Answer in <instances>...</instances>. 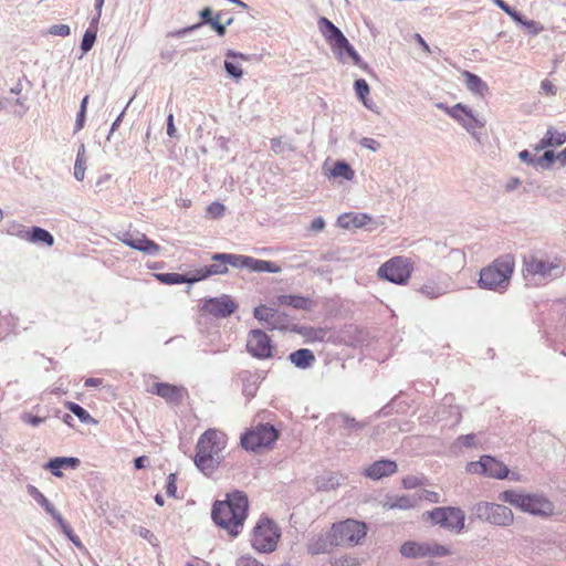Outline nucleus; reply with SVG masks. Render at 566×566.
Here are the masks:
<instances>
[{"instance_id":"14","label":"nucleus","mask_w":566,"mask_h":566,"mask_svg":"<svg viewBox=\"0 0 566 566\" xmlns=\"http://www.w3.org/2000/svg\"><path fill=\"white\" fill-rule=\"evenodd\" d=\"M122 242L132 249L142 251L150 255H155L160 251V247L155 241L148 239L146 234L139 232L124 233Z\"/></svg>"},{"instance_id":"34","label":"nucleus","mask_w":566,"mask_h":566,"mask_svg":"<svg viewBox=\"0 0 566 566\" xmlns=\"http://www.w3.org/2000/svg\"><path fill=\"white\" fill-rule=\"evenodd\" d=\"M249 258L247 255H237V254H228V253H218L212 256L213 261L224 260L228 264L234 268H247L249 264Z\"/></svg>"},{"instance_id":"13","label":"nucleus","mask_w":566,"mask_h":566,"mask_svg":"<svg viewBox=\"0 0 566 566\" xmlns=\"http://www.w3.org/2000/svg\"><path fill=\"white\" fill-rule=\"evenodd\" d=\"M247 349L255 358L266 359L272 356V344L268 334L261 329H253L247 339Z\"/></svg>"},{"instance_id":"4","label":"nucleus","mask_w":566,"mask_h":566,"mask_svg":"<svg viewBox=\"0 0 566 566\" xmlns=\"http://www.w3.org/2000/svg\"><path fill=\"white\" fill-rule=\"evenodd\" d=\"M367 526L365 523L356 520H345L334 523L327 535L328 545L324 542L318 547H312L313 554L328 551V546H354L360 543L366 536Z\"/></svg>"},{"instance_id":"32","label":"nucleus","mask_w":566,"mask_h":566,"mask_svg":"<svg viewBox=\"0 0 566 566\" xmlns=\"http://www.w3.org/2000/svg\"><path fill=\"white\" fill-rule=\"evenodd\" d=\"M326 175L329 178H343L345 180H353L355 177V171L345 161H336Z\"/></svg>"},{"instance_id":"47","label":"nucleus","mask_w":566,"mask_h":566,"mask_svg":"<svg viewBox=\"0 0 566 566\" xmlns=\"http://www.w3.org/2000/svg\"><path fill=\"white\" fill-rule=\"evenodd\" d=\"M541 88L542 91L546 94V95H549V96H554L556 95V86L553 84L552 81L545 78L541 82Z\"/></svg>"},{"instance_id":"36","label":"nucleus","mask_w":566,"mask_h":566,"mask_svg":"<svg viewBox=\"0 0 566 566\" xmlns=\"http://www.w3.org/2000/svg\"><path fill=\"white\" fill-rule=\"evenodd\" d=\"M65 408L69 409L71 412H73L78 419L81 422L83 423H96V420L90 415V412L87 410H85L83 407H81L80 405L75 403V402H72V401H66L64 403Z\"/></svg>"},{"instance_id":"21","label":"nucleus","mask_w":566,"mask_h":566,"mask_svg":"<svg viewBox=\"0 0 566 566\" xmlns=\"http://www.w3.org/2000/svg\"><path fill=\"white\" fill-rule=\"evenodd\" d=\"M280 306H290L295 310L308 311L313 306V301L302 295H280L276 298Z\"/></svg>"},{"instance_id":"7","label":"nucleus","mask_w":566,"mask_h":566,"mask_svg":"<svg viewBox=\"0 0 566 566\" xmlns=\"http://www.w3.org/2000/svg\"><path fill=\"white\" fill-rule=\"evenodd\" d=\"M279 438V431L270 423H259L241 436V446L249 451L271 447Z\"/></svg>"},{"instance_id":"25","label":"nucleus","mask_w":566,"mask_h":566,"mask_svg":"<svg viewBox=\"0 0 566 566\" xmlns=\"http://www.w3.org/2000/svg\"><path fill=\"white\" fill-rule=\"evenodd\" d=\"M370 220V217L365 213H344L338 218V224L344 229L361 228Z\"/></svg>"},{"instance_id":"12","label":"nucleus","mask_w":566,"mask_h":566,"mask_svg":"<svg viewBox=\"0 0 566 566\" xmlns=\"http://www.w3.org/2000/svg\"><path fill=\"white\" fill-rule=\"evenodd\" d=\"M467 472L471 474H485L494 479H505L509 474L507 467L490 455H483L478 462H469Z\"/></svg>"},{"instance_id":"43","label":"nucleus","mask_w":566,"mask_h":566,"mask_svg":"<svg viewBox=\"0 0 566 566\" xmlns=\"http://www.w3.org/2000/svg\"><path fill=\"white\" fill-rule=\"evenodd\" d=\"M420 292L430 298H436L441 295V290L434 284L422 285Z\"/></svg>"},{"instance_id":"15","label":"nucleus","mask_w":566,"mask_h":566,"mask_svg":"<svg viewBox=\"0 0 566 566\" xmlns=\"http://www.w3.org/2000/svg\"><path fill=\"white\" fill-rule=\"evenodd\" d=\"M254 317L264 322L270 329H284L287 316L275 308L266 305H259L254 308Z\"/></svg>"},{"instance_id":"24","label":"nucleus","mask_w":566,"mask_h":566,"mask_svg":"<svg viewBox=\"0 0 566 566\" xmlns=\"http://www.w3.org/2000/svg\"><path fill=\"white\" fill-rule=\"evenodd\" d=\"M20 237L32 243H44L48 247H52L54 244L53 235L49 231L39 227H33L31 230L25 231Z\"/></svg>"},{"instance_id":"53","label":"nucleus","mask_w":566,"mask_h":566,"mask_svg":"<svg viewBox=\"0 0 566 566\" xmlns=\"http://www.w3.org/2000/svg\"><path fill=\"white\" fill-rule=\"evenodd\" d=\"M210 25L217 31L219 35H223L226 33V28L219 22V19H213L210 22Z\"/></svg>"},{"instance_id":"29","label":"nucleus","mask_w":566,"mask_h":566,"mask_svg":"<svg viewBox=\"0 0 566 566\" xmlns=\"http://www.w3.org/2000/svg\"><path fill=\"white\" fill-rule=\"evenodd\" d=\"M30 495L42 506L44 510L51 514L55 520L62 523V517L59 512L54 509L52 503L33 485L28 488Z\"/></svg>"},{"instance_id":"30","label":"nucleus","mask_w":566,"mask_h":566,"mask_svg":"<svg viewBox=\"0 0 566 566\" xmlns=\"http://www.w3.org/2000/svg\"><path fill=\"white\" fill-rule=\"evenodd\" d=\"M566 143V132H558L554 128H548L544 138L541 139L538 149L551 146H560Z\"/></svg>"},{"instance_id":"59","label":"nucleus","mask_w":566,"mask_h":566,"mask_svg":"<svg viewBox=\"0 0 566 566\" xmlns=\"http://www.w3.org/2000/svg\"><path fill=\"white\" fill-rule=\"evenodd\" d=\"M238 566H258V563L255 559L250 557H243L239 560Z\"/></svg>"},{"instance_id":"10","label":"nucleus","mask_w":566,"mask_h":566,"mask_svg":"<svg viewBox=\"0 0 566 566\" xmlns=\"http://www.w3.org/2000/svg\"><path fill=\"white\" fill-rule=\"evenodd\" d=\"M399 552L406 558L443 557L451 554L450 548L444 545L436 542L417 541L405 542L400 546Z\"/></svg>"},{"instance_id":"11","label":"nucleus","mask_w":566,"mask_h":566,"mask_svg":"<svg viewBox=\"0 0 566 566\" xmlns=\"http://www.w3.org/2000/svg\"><path fill=\"white\" fill-rule=\"evenodd\" d=\"M424 515L434 524L449 530L461 531L464 526V513L457 507H436Z\"/></svg>"},{"instance_id":"9","label":"nucleus","mask_w":566,"mask_h":566,"mask_svg":"<svg viewBox=\"0 0 566 566\" xmlns=\"http://www.w3.org/2000/svg\"><path fill=\"white\" fill-rule=\"evenodd\" d=\"M280 528L269 518H261L252 532V546L261 553H271L280 539Z\"/></svg>"},{"instance_id":"17","label":"nucleus","mask_w":566,"mask_h":566,"mask_svg":"<svg viewBox=\"0 0 566 566\" xmlns=\"http://www.w3.org/2000/svg\"><path fill=\"white\" fill-rule=\"evenodd\" d=\"M318 27L325 40L329 43L334 51L347 45V39L343 32L334 25L327 18L322 17L318 20Z\"/></svg>"},{"instance_id":"62","label":"nucleus","mask_w":566,"mask_h":566,"mask_svg":"<svg viewBox=\"0 0 566 566\" xmlns=\"http://www.w3.org/2000/svg\"><path fill=\"white\" fill-rule=\"evenodd\" d=\"M63 530H64L65 534L69 536V538H70L74 544H76L77 546H81V542H80L75 536H73V534H72V530H71L69 526L63 525Z\"/></svg>"},{"instance_id":"55","label":"nucleus","mask_w":566,"mask_h":566,"mask_svg":"<svg viewBox=\"0 0 566 566\" xmlns=\"http://www.w3.org/2000/svg\"><path fill=\"white\" fill-rule=\"evenodd\" d=\"M415 40L421 45L422 50L426 53H428V54L431 53L430 46L428 45V43L423 40V38L419 33L415 34Z\"/></svg>"},{"instance_id":"40","label":"nucleus","mask_w":566,"mask_h":566,"mask_svg":"<svg viewBox=\"0 0 566 566\" xmlns=\"http://www.w3.org/2000/svg\"><path fill=\"white\" fill-rule=\"evenodd\" d=\"M157 277L167 284H179L186 282L185 277L178 273L158 274Z\"/></svg>"},{"instance_id":"41","label":"nucleus","mask_w":566,"mask_h":566,"mask_svg":"<svg viewBox=\"0 0 566 566\" xmlns=\"http://www.w3.org/2000/svg\"><path fill=\"white\" fill-rule=\"evenodd\" d=\"M224 206L218 201H214L212 203H210L207 208V213L213 218V219H217V218H221L224 213Z\"/></svg>"},{"instance_id":"52","label":"nucleus","mask_w":566,"mask_h":566,"mask_svg":"<svg viewBox=\"0 0 566 566\" xmlns=\"http://www.w3.org/2000/svg\"><path fill=\"white\" fill-rule=\"evenodd\" d=\"M361 144L374 151L379 148V143L371 138H364Z\"/></svg>"},{"instance_id":"20","label":"nucleus","mask_w":566,"mask_h":566,"mask_svg":"<svg viewBox=\"0 0 566 566\" xmlns=\"http://www.w3.org/2000/svg\"><path fill=\"white\" fill-rule=\"evenodd\" d=\"M396 471L397 464L395 461L379 460L365 469V475L373 480H379L384 476L394 474Z\"/></svg>"},{"instance_id":"33","label":"nucleus","mask_w":566,"mask_h":566,"mask_svg":"<svg viewBox=\"0 0 566 566\" xmlns=\"http://www.w3.org/2000/svg\"><path fill=\"white\" fill-rule=\"evenodd\" d=\"M248 269L252 272L279 273L281 271V268L274 262L258 260L251 256L249 258Z\"/></svg>"},{"instance_id":"16","label":"nucleus","mask_w":566,"mask_h":566,"mask_svg":"<svg viewBox=\"0 0 566 566\" xmlns=\"http://www.w3.org/2000/svg\"><path fill=\"white\" fill-rule=\"evenodd\" d=\"M203 311L216 317L230 316L237 308L233 300L228 295L210 298L203 304Z\"/></svg>"},{"instance_id":"48","label":"nucleus","mask_w":566,"mask_h":566,"mask_svg":"<svg viewBox=\"0 0 566 566\" xmlns=\"http://www.w3.org/2000/svg\"><path fill=\"white\" fill-rule=\"evenodd\" d=\"M337 51L339 52V54H342V51H345L352 57L354 63H356V64L360 60L358 53L355 51V49L353 48V45L348 41H347V45L346 46H342Z\"/></svg>"},{"instance_id":"45","label":"nucleus","mask_w":566,"mask_h":566,"mask_svg":"<svg viewBox=\"0 0 566 566\" xmlns=\"http://www.w3.org/2000/svg\"><path fill=\"white\" fill-rule=\"evenodd\" d=\"M224 67L231 76L235 78H240L243 74V71L239 64H235L233 62L226 61Z\"/></svg>"},{"instance_id":"46","label":"nucleus","mask_w":566,"mask_h":566,"mask_svg":"<svg viewBox=\"0 0 566 566\" xmlns=\"http://www.w3.org/2000/svg\"><path fill=\"white\" fill-rule=\"evenodd\" d=\"M50 33L59 36L70 35V27L66 24H54L50 28Z\"/></svg>"},{"instance_id":"60","label":"nucleus","mask_w":566,"mask_h":566,"mask_svg":"<svg viewBox=\"0 0 566 566\" xmlns=\"http://www.w3.org/2000/svg\"><path fill=\"white\" fill-rule=\"evenodd\" d=\"M200 15L202 18V20L207 23H210L213 19L211 18V10L210 8H205L201 12H200Z\"/></svg>"},{"instance_id":"28","label":"nucleus","mask_w":566,"mask_h":566,"mask_svg":"<svg viewBox=\"0 0 566 566\" xmlns=\"http://www.w3.org/2000/svg\"><path fill=\"white\" fill-rule=\"evenodd\" d=\"M290 360L298 368H308L314 361L315 356L312 350L302 348L290 354Z\"/></svg>"},{"instance_id":"26","label":"nucleus","mask_w":566,"mask_h":566,"mask_svg":"<svg viewBox=\"0 0 566 566\" xmlns=\"http://www.w3.org/2000/svg\"><path fill=\"white\" fill-rule=\"evenodd\" d=\"M462 76L465 80V85L468 90H470L472 93L478 94L480 96H484L489 92L488 84L482 81L478 75L469 72L463 71Z\"/></svg>"},{"instance_id":"51","label":"nucleus","mask_w":566,"mask_h":566,"mask_svg":"<svg viewBox=\"0 0 566 566\" xmlns=\"http://www.w3.org/2000/svg\"><path fill=\"white\" fill-rule=\"evenodd\" d=\"M176 127H175V124H174V115L172 114H169L168 115V118H167V134L170 136V137H174L176 135Z\"/></svg>"},{"instance_id":"54","label":"nucleus","mask_w":566,"mask_h":566,"mask_svg":"<svg viewBox=\"0 0 566 566\" xmlns=\"http://www.w3.org/2000/svg\"><path fill=\"white\" fill-rule=\"evenodd\" d=\"M325 222L322 218H316L311 223V229L314 231H321L324 229Z\"/></svg>"},{"instance_id":"18","label":"nucleus","mask_w":566,"mask_h":566,"mask_svg":"<svg viewBox=\"0 0 566 566\" xmlns=\"http://www.w3.org/2000/svg\"><path fill=\"white\" fill-rule=\"evenodd\" d=\"M151 392L171 403H180L185 396L187 395V390L185 387L176 386L168 382L154 384Z\"/></svg>"},{"instance_id":"1","label":"nucleus","mask_w":566,"mask_h":566,"mask_svg":"<svg viewBox=\"0 0 566 566\" xmlns=\"http://www.w3.org/2000/svg\"><path fill=\"white\" fill-rule=\"evenodd\" d=\"M249 500L244 492L234 491L227 494L224 501H217L212 507L213 522L224 528L231 536H237L247 520Z\"/></svg>"},{"instance_id":"37","label":"nucleus","mask_w":566,"mask_h":566,"mask_svg":"<svg viewBox=\"0 0 566 566\" xmlns=\"http://www.w3.org/2000/svg\"><path fill=\"white\" fill-rule=\"evenodd\" d=\"M417 504V500L411 496H399L395 499L392 502H388L385 504V506L389 509H401V510H408L413 507Z\"/></svg>"},{"instance_id":"5","label":"nucleus","mask_w":566,"mask_h":566,"mask_svg":"<svg viewBox=\"0 0 566 566\" xmlns=\"http://www.w3.org/2000/svg\"><path fill=\"white\" fill-rule=\"evenodd\" d=\"M515 266L512 255H504L494 260L480 272L479 286L488 290H505L510 283Z\"/></svg>"},{"instance_id":"56","label":"nucleus","mask_w":566,"mask_h":566,"mask_svg":"<svg viewBox=\"0 0 566 566\" xmlns=\"http://www.w3.org/2000/svg\"><path fill=\"white\" fill-rule=\"evenodd\" d=\"M459 441L465 447H471V446H473V442H474V436L473 434L461 436L459 438Z\"/></svg>"},{"instance_id":"64","label":"nucleus","mask_w":566,"mask_h":566,"mask_svg":"<svg viewBox=\"0 0 566 566\" xmlns=\"http://www.w3.org/2000/svg\"><path fill=\"white\" fill-rule=\"evenodd\" d=\"M554 158H555L554 153L551 150H547L544 153L542 160H545L547 163V166H549L553 163Z\"/></svg>"},{"instance_id":"58","label":"nucleus","mask_w":566,"mask_h":566,"mask_svg":"<svg viewBox=\"0 0 566 566\" xmlns=\"http://www.w3.org/2000/svg\"><path fill=\"white\" fill-rule=\"evenodd\" d=\"M148 458L146 455L138 457L134 460V464L136 469H143L146 467Z\"/></svg>"},{"instance_id":"31","label":"nucleus","mask_w":566,"mask_h":566,"mask_svg":"<svg viewBox=\"0 0 566 566\" xmlns=\"http://www.w3.org/2000/svg\"><path fill=\"white\" fill-rule=\"evenodd\" d=\"M228 272V262L224 260L213 261V263L209 266H206L199 271V276L188 280V282H193L202 279H207L210 275L217 274H226Z\"/></svg>"},{"instance_id":"61","label":"nucleus","mask_w":566,"mask_h":566,"mask_svg":"<svg viewBox=\"0 0 566 566\" xmlns=\"http://www.w3.org/2000/svg\"><path fill=\"white\" fill-rule=\"evenodd\" d=\"M424 499L430 501V502H433V503H437L439 502V494L436 493V492H429V491H424Z\"/></svg>"},{"instance_id":"2","label":"nucleus","mask_w":566,"mask_h":566,"mask_svg":"<svg viewBox=\"0 0 566 566\" xmlns=\"http://www.w3.org/2000/svg\"><path fill=\"white\" fill-rule=\"evenodd\" d=\"M228 436L220 429L210 428L198 439L193 462L205 474L212 473L221 463L222 452L227 448Z\"/></svg>"},{"instance_id":"35","label":"nucleus","mask_w":566,"mask_h":566,"mask_svg":"<svg viewBox=\"0 0 566 566\" xmlns=\"http://www.w3.org/2000/svg\"><path fill=\"white\" fill-rule=\"evenodd\" d=\"M86 170V148L85 145L82 144L77 150L75 164H74V177L82 181L85 177Z\"/></svg>"},{"instance_id":"63","label":"nucleus","mask_w":566,"mask_h":566,"mask_svg":"<svg viewBox=\"0 0 566 566\" xmlns=\"http://www.w3.org/2000/svg\"><path fill=\"white\" fill-rule=\"evenodd\" d=\"M518 157L521 160L525 161V163H533V159H532V156H531V153L528 150H522L520 154H518Z\"/></svg>"},{"instance_id":"19","label":"nucleus","mask_w":566,"mask_h":566,"mask_svg":"<svg viewBox=\"0 0 566 566\" xmlns=\"http://www.w3.org/2000/svg\"><path fill=\"white\" fill-rule=\"evenodd\" d=\"M485 518L496 525H510L513 522V513L507 506L488 503L484 506Z\"/></svg>"},{"instance_id":"39","label":"nucleus","mask_w":566,"mask_h":566,"mask_svg":"<svg viewBox=\"0 0 566 566\" xmlns=\"http://www.w3.org/2000/svg\"><path fill=\"white\" fill-rule=\"evenodd\" d=\"M95 40H96V32L93 30H90V29L86 30V32L84 33L82 43H81V49L83 50V52L90 51L92 49Z\"/></svg>"},{"instance_id":"49","label":"nucleus","mask_w":566,"mask_h":566,"mask_svg":"<svg viewBox=\"0 0 566 566\" xmlns=\"http://www.w3.org/2000/svg\"><path fill=\"white\" fill-rule=\"evenodd\" d=\"M22 420L25 423H29V424L35 427V426H39L40 423H42L44 421V418H41V417H38V416H33L31 413H24L22 416Z\"/></svg>"},{"instance_id":"23","label":"nucleus","mask_w":566,"mask_h":566,"mask_svg":"<svg viewBox=\"0 0 566 566\" xmlns=\"http://www.w3.org/2000/svg\"><path fill=\"white\" fill-rule=\"evenodd\" d=\"M293 331L303 336L305 343L324 342L328 334L324 327L295 326Z\"/></svg>"},{"instance_id":"57","label":"nucleus","mask_w":566,"mask_h":566,"mask_svg":"<svg viewBox=\"0 0 566 566\" xmlns=\"http://www.w3.org/2000/svg\"><path fill=\"white\" fill-rule=\"evenodd\" d=\"M103 384V380L101 378H87L85 379V387H99Z\"/></svg>"},{"instance_id":"27","label":"nucleus","mask_w":566,"mask_h":566,"mask_svg":"<svg viewBox=\"0 0 566 566\" xmlns=\"http://www.w3.org/2000/svg\"><path fill=\"white\" fill-rule=\"evenodd\" d=\"M80 464V460L77 458H54L49 461L46 468L51 470L52 474L61 478L63 474L61 469L63 468H72L75 469Z\"/></svg>"},{"instance_id":"22","label":"nucleus","mask_w":566,"mask_h":566,"mask_svg":"<svg viewBox=\"0 0 566 566\" xmlns=\"http://www.w3.org/2000/svg\"><path fill=\"white\" fill-rule=\"evenodd\" d=\"M447 113L467 128L474 127L476 124V119L472 113L462 104H457L447 108Z\"/></svg>"},{"instance_id":"3","label":"nucleus","mask_w":566,"mask_h":566,"mask_svg":"<svg viewBox=\"0 0 566 566\" xmlns=\"http://www.w3.org/2000/svg\"><path fill=\"white\" fill-rule=\"evenodd\" d=\"M563 271V261L558 256L537 252L523 260V276L526 281L535 284L552 280L560 275Z\"/></svg>"},{"instance_id":"44","label":"nucleus","mask_w":566,"mask_h":566,"mask_svg":"<svg viewBox=\"0 0 566 566\" xmlns=\"http://www.w3.org/2000/svg\"><path fill=\"white\" fill-rule=\"evenodd\" d=\"M177 478L176 474L170 473L167 478L166 493L168 496L175 497L177 493Z\"/></svg>"},{"instance_id":"6","label":"nucleus","mask_w":566,"mask_h":566,"mask_svg":"<svg viewBox=\"0 0 566 566\" xmlns=\"http://www.w3.org/2000/svg\"><path fill=\"white\" fill-rule=\"evenodd\" d=\"M500 500L535 515H551L554 511L552 502L537 495H528L507 490L501 493Z\"/></svg>"},{"instance_id":"50","label":"nucleus","mask_w":566,"mask_h":566,"mask_svg":"<svg viewBox=\"0 0 566 566\" xmlns=\"http://www.w3.org/2000/svg\"><path fill=\"white\" fill-rule=\"evenodd\" d=\"M85 117H86V112L83 109H80L77 117H76L75 132H78L84 127Z\"/></svg>"},{"instance_id":"38","label":"nucleus","mask_w":566,"mask_h":566,"mask_svg":"<svg viewBox=\"0 0 566 566\" xmlns=\"http://www.w3.org/2000/svg\"><path fill=\"white\" fill-rule=\"evenodd\" d=\"M355 91L363 103L368 106L366 97L369 94V85L364 78H359L355 82Z\"/></svg>"},{"instance_id":"42","label":"nucleus","mask_w":566,"mask_h":566,"mask_svg":"<svg viewBox=\"0 0 566 566\" xmlns=\"http://www.w3.org/2000/svg\"><path fill=\"white\" fill-rule=\"evenodd\" d=\"M492 2L499 7L500 9H502L507 15H510L513 20L517 21V22H522L518 13L513 10L510 6L506 4L505 1L503 0H492Z\"/></svg>"},{"instance_id":"8","label":"nucleus","mask_w":566,"mask_h":566,"mask_svg":"<svg viewBox=\"0 0 566 566\" xmlns=\"http://www.w3.org/2000/svg\"><path fill=\"white\" fill-rule=\"evenodd\" d=\"M413 272V262L406 256H394L386 261L377 271L381 280L389 281L398 285H405Z\"/></svg>"}]
</instances>
